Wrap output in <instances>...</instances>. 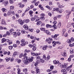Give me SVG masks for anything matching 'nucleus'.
<instances>
[{
  "mask_svg": "<svg viewBox=\"0 0 74 74\" xmlns=\"http://www.w3.org/2000/svg\"><path fill=\"white\" fill-rule=\"evenodd\" d=\"M33 59H34V57H32L28 59L27 61H25L24 64H29V62H32V61H33Z\"/></svg>",
  "mask_w": 74,
  "mask_h": 74,
  "instance_id": "1",
  "label": "nucleus"
},
{
  "mask_svg": "<svg viewBox=\"0 0 74 74\" xmlns=\"http://www.w3.org/2000/svg\"><path fill=\"white\" fill-rule=\"evenodd\" d=\"M53 23H54V25L52 26V27H54V29H56L58 28V27H57V26L56 25V23H57V22L56 21H55L53 22ZM51 29V30H52V31H54V29Z\"/></svg>",
  "mask_w": 74,
  "mask_h": 74,
  "instance_id": "2",
  "label": "nucleus"
},
{
  "mask_svg": "<svg viewBox=\"0 0 74 74\" xmlns=\"http://www.w3.org/2000/svg\"><path fill=\"white\" fill-rule=\"evenodd\" d=\"M52 41H53V40H52V38H47L46 40V42H47L48 44H51Z\"/></svg>",
  "mask_w": 74,
  "mask_h": 74,
  "instance_id": "3",
  "label": "nucleus"
},
{
  "mask_svg": "<svg viewBox=\"0 0 74 74\" xmlns=\"http://www.w3.org/2000/svg\"><path fill=\"white\" fill-rule=\"evenodd\" d=\"M40 19L39 18H37L36 19L35 21L36 22H37V21H38V22L37 23V25H38V26H39L41 24V21H39Z\"/></svg>",
  "mask_w": 74,
  "mask_h": 74,
  "instance_id": "4",
  "label": "nucleus"
},
{
  "mask_svg": "<svg viewBox=\"0 0 74 74\" xmlns=\"http://www.w3.org/2000/svg\"><path fill=\"white\" fill-rule=\"evenodd\" d=\"M27 55V54L25 53L24 54V55L23 56L24 59V60H27V59H28V57L26 56V55Z\"/></svg>",
  "mask_w": 74,
  "mask_h": 74,
  "instance_id": "5",
  "label": "nucleus"
},
{
  "mask_svg": "<svg viewBox=\"0 0 74 74\" xmlns=\"http://www.w3.org/2000/svg\"><path fill=\"white\" fill-rule=\"evenodd\" d=\"M66 70L65 69H62L61 70L62 73H63L62 74H67V72L66 71Z\"/></svg>",
  "mask_w": 74,
  "mask_h": 74,
  "instance_id": "6",
  "label": "nucleus"
},
{
  "mask_svg": "<svg viewBox=\"0 0 74 74\" xmlns=\"http://www.w3.org/2000/svg\"><path fill=\"white\" fill-rule=\"evenodd\" d=\"M22 43L21 44V47H23V46H25V45H26V44H28V42L26 41L25 42H23L21 43Z\"/></svg>",
  "mask_w": 74,
  "mask_h": 74,
  "instance_id": "7",
  "label": "nucleus"
},
{
  "mask_svg": "<svg viewBox=\"0 0 74 74\" xmlns=\"http://www.w3.org/2000/svg\"><path fill=\"white\" fill-rule=\"evenodd\" d=\"M22 43L21 44V47H23V46H25V45H26V44H28V42L26 41L25 42H23L21 43Z\"/></svg>",
  "mask_w": 74,
  "mask_h": 74,
  "instance_id": "8",
  "label": "nucleus"
},
{
  "mask_svg": "<svg viewBox=\"0 0 74 74\" xmlns=\"http://www.w3.org/2000/svg\"><path fill=\"white\" fill-rule=\"evenodd\" d=\"M18 22L20 25H23L24 23L23 21L22 20H20V19L18 20Z\"/></svg>",
  "mask_w": 74,
  "mask_h": 74,
  "instance_id": "9",
  "label": "nucleus"
},
{
  "mask_svg": "<svg viewBox=\"0 0 74 74\" xmlns=\"http://www.w3.org/2000/svg\"><path fill=\"white\" fill-rule=\"evenodd\" d=\"M31 54L32 56H38V55H40V53H33L32 52L31 53Z\"/></svg>",
  "mask_w": 74,
  "mask_h": 74,
  "instance_id": "10",
  "label": "nucleus"
},
{
  "mask_svg": "<svg viewBox=\"0 0 74 74\" xmlns=\"http://www.w3.org/2000/svg\"><path fill=\"white\" fill-rule=\"evenodd\" d=\"M1 24L2 25H6V23H5V20L4 19H2L1 20Z\"/></svg>",
  "mask_w": 74,
  "mask_h": 74,
  "instance_id": "11",
  "label": "nucleus"
},
{
  "mask_svg": "<svg viewBox=\"0 0 74 74\" xmlns=\"http://www.w3.org/2000/svg\"><path fill=\"white\" fill-rule=\"evenodd\" d=\"M59 61H57L56 60H54L53 61V63L54 64H58L59 63Z\"/></svg>",
  "mask_w": 74,
  "mask_h": 74,
  "instance_id": "12",
  "label": "nucleus"
},
{
  "mask_svg": "<svg viewBox=\"0 0 74 74\" xmlns=\"http://www.w3.org/2000/svg\"><path fill=\"white\" fill-rule=\"evenodd\" d=\"M62 55L63 56H66L67 54H66V51L64 50L63 53H62Z\"/></svg>",
  "mask_w": 74,
  "mask_h": 74,
  "instance_id": "13",
  "label": "nucleus"
},
{
  "mask_svg": "<svg viewBox=\"0 0 74 74\" xmlns=\"http://www.w3.org/2000/svg\"><path fill=\"white\" fill-rule=\"evenodd\" d=\"M18 4L19 5V7L20 8H23V7H25V5L21 4V3H19Z\"/></svg>",
  "mask_w": 74,
  "mask_h": 74,
  "instance_id": "14",
  "label": "nucleus"
},
{
  "mask_svg": "<svg viewBox=\"0 0 74 74\" xmlns=\"http://www.w3.org/2000/svg\"><path fill=\"white\" fill-rule=\"evenodd\" d=\"M47 48H48V46L45 45L42 47V49L43 50H46L47 49Z\"/></svg>",
  "mask_w": 74,
  "mask_h": 74,
  "instance_id": "15",
  "label": "nucleus"
},
{
  "mask_svg": "<svg viewBox=\"0 0 74 74\" xmlns=\"http://www.w3.org/2000/svg\"><path fill=\"white\" fill-rule=\"evenodd\" d=\"M53 47H55V45H56L57 44V42L53 41Z\"/></svg>",
  "mask_w": 74,
  "mask_h": 74,
  "instance_id": "16",
  "label": "nucleus"
},
{
  "mask_svg": "<svg viewBox=\"0 0 74 74\" xmlns=\"http://www.w3.org/2000/svg\"><path fill=\"white\" fill-rule=\"evenodd\" d=\"M23 27L25 28V30H27L28 29V26L26 24H25L23 26Z\"/></svg>",
  "mask_w": 74,
  "mask_h": 74,
  "instance_id": "17",
  "label": "nucleus"
},
{
  "mask_svg": "<svg viewBox=\"0 0 74 74\" xmlns=\"http://www.w3.org/2000/svg\"><path fill=\"white\" fill-rule=\"evenodd\" d=\"M45 33H47V34L48 35H51V33L49 32V31L48 30H46L45 31Z\"/></svg>",
  "mask_w": 74,
  "mask_h": 74,
  "instance_id": "18",
  "label": "nucleus"
},
{
  "mask_svg": "<svg viewBox=\"0 0 74 74\" xmlns=\"http://www.w3.org/2000/svg\"><path fill=\"white\" fill-rule=\"evenodd\" d=\"M29 14L30 15V16L31 17H32V16H33V15H32V14H33V12L32 11H30L29 12Z\"/></svg>",
  "mask_w": 74,
  "mask_h": 74,
  "instance_id": "19",
  "label": "nucleus"
},
{
  "mask_svg": "<svg viewBox=\"0 0 74 74\" xmlns=\"http://www.w3.org/2000/svg\"><path fill=\"white\" fill-rule=\"evenodd\" d=\"M8 12L10 14H12L13 15L14 14V11H12V10H9Z\"/></svg>",
  "mask_w": 74,
  "mask_h": 74,
  "instance_id": "20",
  "label": "nucleus"
},
{
  "mask_svg": "<svg viewBox=\"0 0 74 74\" xmlns=\"http://www.w3.org/2000/svg\"><path fill=\"white\" fill-rule=\"evenodd\" d=\"M71 14V12H69V14H68V15H66V19H69V15H70V14Z\"/></svg>",
  "mask_w": 74,
  "mask_h": 74,
  "instance_id": "21",
  "label": "nucleus"
},
{
  "mask_svg": "<svg viewBox=\"0 0 74 74\" xmlns=\"http://www.w3.org/2000/svg\"><path fill=\"white\" fill-rule=\"evenodd\" d=\"M59 10V8H54L53 9V11H58Z\"/></svg>",
  "mask_w": 74,
  "mask_h": 74,
  "instance_id": "22",
  "label": "nucleus"
},
{
  "mask_svg": "<svg viewBox=\"0 0 74 74\" xmlns=\"http://www.w3.org/2000/svg\"><path fill=\"white\" fill-rule=\"evenodd\" d=\"M16 55H18V52L16 51H15L14 52V54L13 55V57H15Z\"/></svg>",
  "mask_w": 74,
  "mask_h": 74,
  "instance_id": "23",
  "label": "nucleus"
},
{
  "mask_svg": "<svg viewBox=\"0 0 74 74\" xmlns=\"http://www.w3.org/2000/svg\"><path fill=\"white\" fill-rule=\"evenodd\" d=\"M29 52H30V50H27L26 49H25L24 51V52L25 53H27H27H29Z\"/></svg>",
  "mask_w": 74,
  "mask_h": 74,
  "instance_id": "24",
  "label": "nucleus"
},
{
  "mask_svg": "<svg viewBox=\"0 0 74 74\" xmlns=\"http://www.w3.org/2000/svg\"><path fill=\"white\" fill-rule=\"evenodd\" d=\"M49 59H50V56H48L46 59H45V60H46V61H48V60H49Z\"/></svg>",
  "mask_w": 74,
  "mask_h": 74,
  "instance_id": "25",
  "label": "nucleus"
},
{
  "mask_svg": "<svg viewBox=\"0 0 74 74\" xmlns=\"http://www.w3.org/2000/svg\"><path fill=\"white\" fill-rule=\"evenodd\" d=\"M72 65H71L70 66L68 67L66 70V71H68L69 70V69H71V68L72 67Z\"/></svg>",
  "mask_w": 74,
  "mask_h": 74,
  "instance_id": "26",
  "label": "nucleus"
},
{
  "mask_svg": "<svg viewBox=\"0 0 74 74\" xmlns=\"http://www.w3.org/2000/svg\"><path fill=\"white\" fill-rule=\"evenodd\" d=\"M67 43H68V44H71V43H72V42L70 39H68L67 40Z\"/></svg>",
  "mask_w": 74,
  "mask_h": 74,
  "instance_id": "27",
  "label": "nucleus"
},
{
  "mask_svg": "<svg viewBox=\"0 0 74 74\" xmlns=\"http://www.w3.org/2000/svg\"><path fill=\"white\" fill-rule=\"evenodd\" d=\"M23 21L26 23H28V22H30V20H29V19H27L24 20Z\"/></svg>",
  "mask_w": 74,
  "mask_h": 74,
  "instance_id": "28",
  "label": "nucleus"
},
{
  "mask_svg": "<svg viewBox=\"0 0 74 74\" xmlns=\"http://www.w3.org/2000/svg\"><path fill=\"white\" fill-rule=\"evenodd\" d=\"M10 59H11V58H8L7 57L5 58L6 62H8L9 60H10Z\"/></svg>",
  "mask_w": 74,
  "mask_h": 74,
  "instance_id": "29",
  "label": "nucleus"
},
{
  "mask_svg": "<svg viewBox=\"0 0 74 74\" xmlns=\"http://www.w3.org/2000/svg\"><path fill=\"white\" fill-rule=\"evenodd\" d=\"M17 70L18 71L17 72L18 74H23L22 73H20L21 72V70H20V69L18 68Z\"/></svg>",
  "mask_w": 74,
  "mask_h": 74,
  "instance_id": "30",
  "label": "nucleus"
},
{
  "mask_svg": "<svg viewBox=\"0 0 74 74\" xmlns=\"http://www.w3.org/2000/svg\"><path fill=\"white\" fill-rule=\"evenodd\" d=\"M36 73H38V74H39L40 73V70L38 69H36Z\"/></svg>",
  "mask_w": 74,
  "mask_h": 74,
  "instance_id": "31",
  "label": "nucleus"
},
{
  "mask_svg": "<svg viewBox=\"0 0 74 74\" xmlns=\"http://www.w3.org/2000/svg\"><path fill=\"white\" fill-rule=\"evenodd\" d=\"M41 57L40 56H38L36 58V60H41Z\"/></svg>",
  "mask_w": 74,
  "mask_h": 74,
  "instance_id": "32",
  "label": "nucleus"
},
{
  "mask_svg": "<svg viewBox=\"0 0 74 74\" xmlns=\"http://www.w3.org/2000/svg\"><path fill=\"white\" fill-rule=\"evenodd\" d=\"M5 41V38H3L1 40V43H4Z\"/></svg>",
  "mask_w": 74,
  "mask_h": 74,
  "instance_id": "33",
  "label": "nucleus"
},
{
  "mask_svg": "<svg viewBox=\"0 0 74 74\" xmlns=\"http://www.w3.org/2000/svg\"><path fill=\"white\" fill-rule=\"evenodd\" d=\"M70 52V53H74V49H71Z\"/></svg>",
  "mask_w": 74,
  "mask_h": 74,
  "instance_id": "34",
  "label": "nucleus"
},
{
  "mask_svg": "<svg viewBox=\"0 0 74 74\" xmlns=\"http://www.w3.org/2000/svg\"><path fill=\"white\" fill-rule=\"evenodd\" d=\"M23 56V53H22L21 54H20L19 56V58H21L22 56Z\"/></svg>",
  "mask_w": 74,
  "mask_h": 74,
  "instance_id": "35",
  "label": "nucleus"
},
{
  "mask_svg": "<svg viewBox=\"0 0 74 74\" xmlns=\"http://www.w3.org/2000/svg\"><path fill=\"white\" fill-rule=\"evenodd\" d=\"M23 71L24 73H26L27 71V69L26 68L25 69L23 70Z\"/></svg>",
  "mask_w": 74,
  "mask_h": 74,
  "instance_id": "36",
  "label": "nucleus"
},
{
  "mask_svg": "<svg viewBox=\"0 0 74 74\" xmlns=\"http://www.w3.org/2000/svg\"><path fill=\"white\" fill-rule=\"evenodd\" d=\"M1 10L3 12H5V11H6V9L5 8H3L1 9Z\"/></svg>",
  "mask_w": 74,
  "mask_h": 74,
  "instance_id": "37",
  "label": "nucleus"
},
{
  "mask_svg": "<svg viewBox=\"0 0 74 74\" xmlns=\"http://www.w3.org/2000/svg\"><path fill=\"white\" fill-rule=\"evenodd\" d=\"M10 10H14V6H10Z\"/></svg>",
  "mask_w": 74,
  "mask_h": 74,
  "instance_id": "38",
  "label": "nucleus"
},
{
  "mask_svg": "<svg viewBox=\"0 0 74 74\" xmlns=\"http://www.w3.org/2000/svg\"><path fill=\"white\" fill-rule=\"evenodd\" d=\"M8 48L10 50H11L13 48V47L12 46H10L8 47Z\"/></svg>",
  "mask_w": 74,
  "mask_h": 74,
  "instance_id": "39",
  "label": "nucleus"
},
{
  "mask_svg": "<svg viewBox=\"0 0 74 74\" xmlns=\"http://www.w3.org/2000/svg\"><path fill=\"white\" fill-rule=\"evenodd\" d=\"M40 19L41 21H44L45 19V18L44 17H40Z\"/></svg>",
  "mask_w": 74,
  "mask_h": 74,
  "instance_id": "40",
  "label": "nucleus"
},
{
  "mask_svg": "<svg viewBox=\"0 0 74 74\" xmlns=\"http://www.w3.org/2000/svg\"><path fill=\"white\" fill-rule=\"evenodd\" d=\"M40 29L41 31H43V32L45 30V29L44 28H40Z\"/></svg>",
  "mask_w": 74,
  "mask_h": 74,
  "instance_id": "41",
  "label": "nucleus"
},
{
  "mask_svg": "<svg viewBox=\"0 0 74 74\" xmlns=\"http://www.w3.org/2000/svg\"><path fill=\"white\" fill-rule=\"evenodd\" d=\"M25 30H22L21 31V33L22 34H25Z\"/></svg>",
  "mask_w": 74,
  "mask_h": 74,
  "instance_id": "42",
  "label": "nucleus"
},
{
  "mask_svg": "<svg viewBox=\"0 0 74 74\" xmlns=\"http://www.w3.org/2000/svg\"><path fill=\"white\" fill-rule=\"evenodd\" d=\"M70 40L72 42H73L74 41V38L73 37H71Z\"/></svg>",
  "mask_w": 74,
  "mask_h": 74,
  "instance_id": "43",
  "label": "nucleus"
},
{
  "mask_svg": "<svg viewBox=\"0 0 74 74\" xmlns=\"http://www.w3.org/2000/svg\"><path fill=\"white\" fill-rule=\"evenodd\" d=\"M61 23H60L58 25V27H60V26H61Z\"/></svg>",
  "mask_w": 74,
  "mask_h": 74,
  "instance_id": "44",
  "label": "nucleus"
},
{
  "mask_svg": "<svg viewBox=\"0 0 74 74\" xmlns=\"http://www.w3.org/2000/svg\"><path fill=\"white\" fill-rule=\"evenodd\" d=\"M36 19V18L34 17H32L31 18V20L32 21H35Z\"/></svg>",
  "mask_w": 74,
  "mask_h": 74,
  "instance_id": "45",
  "label": "nucleus"
},
{
  "mask_svg": "<svg viewBox=\"0 0 74 74\" xmlns=\"http://www.w3.org/2000/svg\"><path fill=\"white\" fill-rule=\"evenodd\" d=\"M38 3H40V1H38L37 2H36V3H35V5H36V6H37V5H38Z\"/></svg>",
  "mask_w": 74,
  "mask_h": 74,
  "instance_id": "46",
  "label": "nucleus"
},
{
  "mask_svg": "<svg viewBox=\"0 0 74 74\" xmlns=\"http://www.w3.org/2000/svg\"><path fill=\"white\" fill-rule=\"evenodd\" d=\"M44 60L42 59H40V62H41L42 63H43L44 62Z\"/></svg>",
  "mask_w": 74,
  "mask_h": 74,
  "instance_id": "47",
  "label": "nucleus"
},
{
  "mask_svg": "<svg viewBox=\"0 0 74 74\" xmlns=\"http://www.w3.org/2000/svg\"><path fill=\"white\" fill-rule=\"evenodd\" d=\"M16 44L17 45H19L20 44V42L18 40H17L16 41Z\"/></svg>",
  "mask_w": 74,
  "mask_h": 74,
  "instance_id": "48",
  "label": "nucleus"
},
{
  "mask_svg": "<svg viewBox=\"0 0 74 74\" xmlns=\"http://www.w3.org/2000/svg\"><path fill=\"white\" fill-rule=\"evenodd\" d=\"M66 32V29H62V32L63 34H64V33Z\"/></svg>",
  "mask_w": 74,
  "mask_h": 74,
  "instance_id": "49",
  "label": "nucleus"
},
{
  "mask_svg": "<svg viewBox=\"0 0 74 74\" xmlns=\"http://www.w3.org/2000/svg\"><path fill=\"white\" fill-rule=\"evenodd\" d=\"M37 61L36 62V63H37V64H40V60H37Z\"/></svg>",
  "mask_w": 74,
  "mask_h": 74,
  "instance_id": "50",
  "label": "nucleus"
},
{
  "mask_svg": "<svg viewBox=\"0 0 74 74\" xmlns=\"http://www.w3.org/2000/svg\"><path fill=\"white\" fill-rule=\"evenodd\" d=\"M13 47H14V48H16V47H18V46L16 44H13Z\"/></svg>",
  "mask_w": 74,
  "mask_h": 74,
  "instance_id": "51",
  "label": "nucleus"
},
{
  "mask_svg": "<svg viewBox=\"0 0 74 74\" xmlns=\"http://www.w3.org/2000/svg\"><path fill=\"white\" fill-rule=\"evenodd\" d=\"M40 16H41V17H44V16H45V14H44L42 13L40 14Z\"/></svg>",
  "mask_w": 74,
  "mask_h": 74,
  "instance_id": "52",
  "label": "nucleus"
},
{
  "mask_svg": "<svg viewBox=\"0 0 74 74\" xmlns=\"http://www.w3.org/2000/svg\"><path fill=\"white\" fill-rule=\"evenodd\" d=\"M30 10V8L28 7L26 8V10L25 11V12H26L27 11H28V10Z\"/></svg>",
  "mask_w": 74,
  "mask_h": 74,
  "instance_id": "53",
  "label": "nucleus"
},
{
  "mask_svg": "<svg viewBox=\"0 0 74 74\" xmlns=\"http://www.w3.org/2000/svg\"><path fill=\"white\" fill-rule=\"evenodd\" d=\"M36 49H37V48H36V47H33L32 48L33 51H36Z\"/></svg>",
  "mask_w": 74,
  "mask_h": 74,
  "instance_id": "54",
  "label": "nucleus"
},
{
  "mask_svg": "<svg viewBox=\"0 0 74 74\" xmlns=\"http://www.w3.org/2000/svg\"><path fill=\"white\" fill-rule=\"evenodd\" d=\"M16 34H17V36H21V33L19 32H17L16 33Z\"/></svg>",
  "mask_w": 74,
  "mask_h": 74,
  "instance_id": "55",
  "label": "nucleus"
},
{
  "mask_svg": "<svg viewBox=\"0 0 74 74\" xmlns=\"http://www.w3.org/2000/svg\"><path fill=\"white\" fill-rule=\"evenodd\" d=\"M3 53L4 55H6V54H7V53H8V52H7L6 51H4L3 52Z\"/></svg>",
  "mask_w": 74,
  "mask_h": 74,
  "instance_id": "56",
  "label": "nucleus"
},
{
  "mask_svg": "<svg viewBox=\"0 0 74 74\" xmlns=\"http://www.w3.org/2000/svg\"><path fill=\"white\" fill-rule=\"evenodd\" d=\"M71 26V25L68 24L67 25V28H69Z\"/></svg>",
  "mask_w": 74,
  "mask_h": 74,
  "instance_id": "57",
  "label": "nucleus"
},
{
  "mask_svg": "<svg viewBox=\"0 0 74 74\" xmlns=\"http://www.w3.org/2000/svg\"><path fill=\"white\" fill-rule=\"evenodd\" d=\"M25 41V39H22L21 40V43L24 42H26Z\"/></svg>",
  "mask_w": 74,
  "mask_h": 74,
  "instance_id": "58",
  "label": "nucleus"
},
{
  "mask_svg": "<svg viewBox=\"0 0 74 74\" xmlns=\"http://www.w3.org/2000/svg\"><path fill=\"white\" fill-rule=\"evenodd\" d=\"M9 2L10 3V4H12L14 3V1L12 0H10L9 1Z\"/></svg>",
  "mask_w": 74,
  "mask_h": 74,
  "instance_id": "59",
  "label": "nucleus"
},
{
  "mask_svg": "<svg viewBox=\"0 0 74 74\" xmlns=\"http://www.w3.org/2000/svg\"><path fill=\"white\" fill-rule=\"evenodd\" d=\"M59 35V34H56L54 36H53V37H57Z\"/></svg>",
  "mask_w": 74,
  "mask_h": 74,
  "instance_id": "60",
  "label": "nucleus"
},
{
  "mask_svg": "<svg viewBox=\"0 0 74 74\" xmlns=\"http://www.w3.org/2000/svg\"><path fill=\"white\" fill-rule=\"evenodd\" d=\"M62 11H63L62 9H60L59 10V12H60V13H62Z\"/></svg>",
  "mask_w": 74,
  "mask_h": 74,
  "instance_id": "61",
  "label": "nucleus"
},
{
  "mask_svg": "<svg viewBox=\"0 0 74 74\" xmlns=\"http://www.w3.org/2000/svg\"><path fill=\"white\" fill-rule=\"evenodd\" d=\"M18 63H20L21 62V60L19 59L17 61Z\"/></svg>",
  "mask_w": 74,
  "mask_h": 74,
  "instance_id": "62",
  "label": "nucleus"
},
{
  "mask_svg": "<svg viewBox=\"0 0 74 74\" xmlns=\"http://www.w3.org/2000/svg\"><path fill=\"white\" fill-rule=\"evenodd\" d=\"M71 57H70L69 58H68V61H69V62H70L71 61Z\"/></svg>",
  "mask_w": 74,
  "mask_h": 74,
  "instance_id": "63",
  "label": "nucleus"
},
{
  "mask_svg": "<svg viewBox=\"0 0 74 74\" xmlns=\"http://www.w3.org/2000/svg\"><path fill=\"white\" fill-rule=\"evenodd\" d=\"M68 36H69V35L67 33H66L64 35L65 37H67Z\"/></svg>",
  "mask_w": 74,
  "mask_h": 74,
  "instance_id": "64",
  "label": "nucleus"
}]
</instances>
